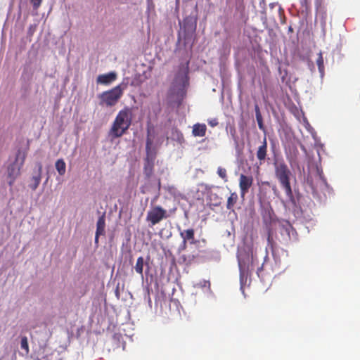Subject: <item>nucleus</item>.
Listing matches in <instances>:
<instances>
[{
	"mask_svg": "<svg viewBox=\"0 0 360 360\" xmlns=\"http://www.w3.org/2000/svg\"><path fill=\"white\" fill-rule=\"evenodd\" d=\"M133 110L129 107H124L116 115L109 130V136L112 139H117L125 134L131 125Z\"/></svg>",
	"mask_w": 360,
	"mask_h": 360,
	"instance_id": "f03ea898",
	"label": "nucleus"
},
{
	"mask_svg": "<svg viewBox=\"0 0 360 360\" xmlns=\"http://www.w3.org/2000/svg\"><path fill=\"white\" fill-rule=\"evenodd\" d=\"M30 2L33 6V8L37 9L40 6L42 0H30Z\"/></svg>",
	"mask_w": 360,
	"mask_h": 360,
	"instance_id": "b1692460",
	"label": "nucleus"
},
{
	"mask_svg": "<svg viewBox=\"0 0 360 360\" xmlns=\"http://www.w3.org/2000/svg\"><path fill=\"white\" fill-rule=\"evenodd\" d=\"M56 169L58 174L61 176L64 175L66 172V164L63 159H58L55 164Z\"/></svg>",
	"mask_w": 360,
	"mask_h": 360,
	"instance_id": "f3484780",
	"label": "nucleus"
},
{
	"mask_svg": "<svg viewBox=\"0 0 360 360\" xmlns=\"http://www.w3.org/2000/svg\"><path fill=\"white\" fill-rule=\"evenodd\" d=\"M99 236L100 235H97V233H96V235H95V243H98Z\"/></svg>",
	"mask_w": 360,
	"mask_h": 360,
	"instance_id": "2f4dec72",
	"label": "nucleus"
},
{
	"mask_svg": "<svg viewBox=\"0 0 360 360\" xmlns=\"http://www.w3.org/2000/svg\"><path fill=\"white\" fill-rule=\"evenodd\" d=\"M175 131H176V133L177 134L178 137H179V136H181V138H183V135H182V134H181V133H180V131H179L178 129H175Z\"/></svg>",
	"mask_w": 360,
	"mask_h": 360,
	"instance_id": "473e14b6",
	"label": "nucleus"
},
{
	"mask_svg": "<svg viewBox=\"0 0 360 360\" xmlns=\"http://www.w3.org/2000/svg\"><path fill=\"white\" fill-rule=\"evenodd\" d=\"M188 79L187 68L180 67L168 91L167 97L171 103L181 104L186 95Z\"/></svg>",
	"mask_w": 360,
	"mask_h": 360,
	"instance_id": "f257e3e1",
	"label": "nucleus"
},
{
	"mask_svg": "<svg viewBox=\"0 0 360 360\" xmlns=\"http://www.w3.org/2000/svg\"><path fill=\"white\" fill-rule=\"evenodd\" d=\"M207 127L205 124H195L193 127V135L194 136H204L206 134Z\"/></svg>",
	"mask_w": 360,
	"mask_h": 360,
	"instance_id": "ddd939ff",
	"label": "nucleus"
},
{
	"mask_svg": "<svg viewBox=\"0 0 360 360\" xmlns=\"http://www.w3.org/2000/svg\"><path fill=\"white\" fill-rule=\"evenodd\" d=\"M180 236L183 240V247L185 249L186 247L187 241H189L191 244L195 243V231L193 229H188L180 231Z\"/></svg>",
	"mask_w": 360,
	"mask_h": 360,
	"instance_id": "9d476101",
	"label": "nucleus"
},
{
	"mask_svg": "<svg viewBox=\"0 0 360 360\" xmlns=\"http://www.w3.org/2000/svg\"><path fill=\"white\" fill-rule=\"evenodd\" d=\"M251 259H252V264H253V262H254V258H253V257H252Z\"/></svg>",
	"mask_w": 360,
	"mask_h": 360,
	"instance_id": "f704fd0d",
	"label": "nucleus"
},
{
	"mask_svg": "<svg viewBox=\"0 0 360 360\" xmlns=\"http://www.w3.org/2000/svg\"><path fill=\"white\" fill-rule=\"evenodd\" d=\"M116 292V295H117V297H120V292H119L118 288H117V290H116V292Z\"/></svg>",
	"mask_w": 360,
	"mask_h": 360,
	"instance_id": "72a5a7b5",
	"label": "nucleus"
},
{
	"mask_svg": "<svg viewBox=\"0 0 360 360\" xmlns=\"http://www.w3.org/2000/svg\"><path fill=\"white\" fill-rule=\"evenodd\" d=\"M256 155L260 165L264 163L267 155V141L266 136L264 137L262 144L257 148Z\"/></svg>",
	"mask_w": 360,
	"mask_h": 360,
	"instance_id": "f8f14e48",
	"label": "nucleus"
},
{
	"mask_svg": "<svg viewBox=\"0 0 360 360\" xmlns=\"http://www.w3.org/2000/svg\"><path fill=\"white\" fill-rule=\"evenodd\" d=\"M20 167L16 162L11 164L8 167V184L12 186L15 179L20 175Z\"/></svg>",
	"mask_w": 360,
	"mask_h": 360,
	"instance_id": "1a4fd4ad",
	"label": "nucleus"
},
{
	"mask_svg": "<svg viewBox=\"0 0 360 360\" xmlns=\"http://www.w3.org/2000/svg\"><path fill=\"white\" fill-rule=\"evenodd\" d=\"M275 176L278 180L281 187L285 190L286 195L291 200L294 199L290 179L291 172L283 159H276L274 161Z\"/></svg>",
	"mask_w": 360,
	"mask_h": 360,
	"instance_id": "7ed1b4c3",
	"label": "nucleus"
},
{
	"mask_svg": "<svg viewBox=\"0 0 360 360\" xmlns=\"http://www.w3.org/2000/svg\"><path fill=\"white\" fill-rule=\"evenodd\" d=\"M261 184L270 186V183L269 181H262Z\"/></svg>",
	"mask_w": 360,
	"mask_h": 360,
	"instance_id": "7c9ffc66",
	"label": "nucleus"
},
{
	"mask_svg": "<svg viewBox=\"0 0 360 360\" xmlns=\"http://www.w3.org/2000/svg\"><path fill=\"white\" fill-rule=\"evenodd\" d=\"M127 82H122L112 89L102 92L98 96L100 100L99 104L106 107L115 105L122 98L124 91L127 88Z\"/></svg>",
	"mask_w": 360,
	"mask_h": 360,
	"instance_id": "20e7f679",
	"label": "nucleus"
},
{
	"mask_svg": "<svg viewBox=\"0 0 360 360\" xmlns=\"http://www.w3.org/2000/svg\"><path fill=\"white\" fill-rule=\"evenodd\" d=\"M238 261L240 271V282L243 285L246 283L248 277L250 275V266L248 264L249 256H247L246 259L238 257Z\"/></svg>",
	"mask_w": 360,
	"mask_h": 360,
	"instance_id": "0eeeda50",
	"label": "nucleus"
},
{
	"mask_svg": "<svg viewBox=\"0 0 360 360\" xmlns=\"http://www.w3.org/2000/svg\"><path fill=\"white\" fill-rule=\"evenodd\" d=\"M256 120L257 122L263 120L261 113H257L256 115Z\"/></svg>",
	"mask_w": 360,
	"mask_h": 360,
	"instance_id": "cd10ccee",
	"label": "nucleus"
},
{
	"mask_svg": "<svg viewBox=\"0 0 360 360\" xmlns=\"http://www.w3.org/2000/svg\"><path fill=\"white\" fill-rule=\"evenodd\" d=\"M267 242L269 245H272L273 243V231L270 227L267 229Z\"/></svg>",
	"mask_w": 360,
	"mask_h": 360,
	"instance_id": "5701e85b",
	"label": "nucleus"
},
{
	"mask_svg": "<svg viewBox=\"0 0 360 360\" xmlns=\"http://www.w3.org/2000/svg\"><path fill=\"white\" fill-rule=\"evenodd\" d=\"M208 124L211 127H215V126H217L218 124V121H217V119H212V120H210L208 121Z\"/></svg>",
	"mask_w": 360,
	"mask_h": 360,
	"instance_id": "a878e982",
	"label": "nucleus"
},
{
	"mask_svg": "<svg viewBox=\"0 0 360 360\" xmlns=\"http://www.w3.org/2000/svg\"><path fill=\"white\" fill-rule=\"evenodd\" d=\"M217 174L224 181V182L228 181L227 172L225 168L221 167H218Z\"/></svg>",
	"mask_w": 360,
	"mask_h": 360,
	"instance_id": "aec40b11",
	"label": "nucleus"
},
{
	"mask_svg": "<svg viewBox=\"0 0 360 360\" xmlns=\"http://www.w3.org/2000/svg\"><path fill=\"white\" fill-rule=\"evenodd\" d=\"M316 63L318 66V69H319V71L321 75L323 76L324 75L325 68H324L323 54L321 51L318 53V57H317Z\"/></svg>",
	"mask_w": 360,
	"mask_h": 360,
	"instance_id": "a211bd4d",
	"label": "nucleus"
},
{
	"mask_svg": "<svg viewBox=\"0 0 360 360\" xmlns=\"http://www.w3.org/2000/svg\"><path fill=\"white\" fill-rule=\"evenodd\" d=\"M195 28H196L195 23L189 24V22L188 21H186V20L184 21V29L185 30L186 29H188V31H191V32H194L195 30Z\"/></svg>",
	"mask_w": 360,
	"mask_h": 360,
	"instance_id": "412c9836",
	"label": "nucleus"
},
{
	"mask_svg": "<svg viewBox=\"0 0 360 360\" xmlns=\"http://www.w3.org/2000/svg\"><path fill=\"white\" fill-rule=\"evenodd\" d=\"M143 262L144 261L143 257H139L136 260V263L134 267L136 273L140 274L141 276H143Z\"/></svg>",
	"mask_w": 360,
	"mask_h": 360,
	"instance_id": "6ab92c4d",
	"label": "nucleus"
},
{
	"mask_svg": "<svg viewBox=\"0 0 360 360\" xmlns=\"http://www.w3.org/2000/svg\"><path fill=\"white\" fill-rule=\"evenodd\" d=\"M176 210V207H174L167 212L160 205L154 206L148 212L146 221L150 223V226H154L162 220L169 217Z\"/></svg>",
	"mask_w": 360,
	"mask_h": 360,
	"instance_id": "423d86ee",
	"label": "nucleus"
},
{
	"mask_svg": "<svg viewBox=\"0 0 360 360\" xmlns=\"http://www.w3.org/2000/svg\"><path fill=\"white\" fill-rule=\"evenodd\" d=\"M238 200V195L236 192L231 193L230 196L227 199L226 209L234 211V207Z\"/></svg>",
	"mask_w": 360,
	"mask_h": 360,
	"instance_id": "4468645a",
	"label": "nucleus"
},
{
	"mask_svg": "<svg viewBox=\"0 0 360 360\" xmlns=\"http://www.w3.org/2000/svg\"><path fill=\"white\" fill-rule=\"evenodd\" d=\"M21 348L26 351V353L29 352V346L27 342V339L26 337H24L21 339Z\"/></svg>",
	"mask_w": 360,
	"mask_h": 360,
	"instance_id": "4be33fe9",
	"label": "nucleus"
},
{
	"mask_svg": "<svg viewBox=\"0 0 360 360\" xmlns=\"http://www.w3.org/2000/svg\"><path fill=\"white\" fill-rule=\"evenodd\" d=\"M117 79V74L115 72H110L107 74H103L98 76L96 82L103 85H109Z\"/></svg>",
	"mask_w": 360,
	"mask_h": 360,
	"instance_id": "9b49d317",
	"label": "nucleus"
},
{
	"mask_svg": "<svg viewBox=\"0 0 360 360\" xmlns=\"http://www.w3.org/2000/svg\"><path fill=\"white\" fill-rule=\"evenodd\" d=\"M262 269H263V264H262V266L257 269V274L258 276H259L260 271L262 270Z\"/></svg>",
	"mask_w": 360,
	"mask_h": 360,
	"instance_id": "c756f323",
	"label": "nucleus"
},
{
	"mask_svg": "<svg viewBox=\"0 0 360 360\" xmlns=\"http://www.w3.org/2000/svg\"><path fill=\"white\" fill-rule=\"evenodd\" d=\"M24 160H25V157H23V158H22V161H24Z\"/></svg>",
	"mask_w": 360,
	"mask_h": 360,
	"instance_id": "c9c22d12",
	"label": "nucleus"
},
{
	"mask_svg": "<svg viewBox=\"0 0 360 360\" xmlns=\"http://www.w3.org/2000/svg\"><path fill=\"white\" fill-rule=\"evenodd\" d=\"M41 169H42V167L41 165H40L39 167V172H38V174L37 176H34L32 178V180L33 181L32 184H30V188H32V190L34 191L37 189V188L38 187V186L40 184V181H41Z\"/></svg>",
	"mask_w": 360,
	"mask_h": 360,
	"instance_id": "dca6fc26",
	"label": "nucleus"
},
{
	"mask_svg": "<svg viewBox=\"0 0 360 360\" xmlns=\"http://www.w3.org/2000/svg\"><path fill=\"white\" fill-rule=\"evenodd\" d=\"M253 177L251 175L241 174L239 177V188L241 198H244L249 189L253 184Z\"/></svg>",
	"mask_w": 360,
	"mask_h": 360,
	"instance_id": "6e6552de",
	"label": "nucleus"
},
{
	"mask_svg": "<svg viewBox=\"0 0 360 360\" xmlns=\"http://www.w3.org/2000/svg\"><path fill=\"white\" fill-rule=\"evenodd\" d=\"M255 115H257V113H261L258 105H255Z\"/></svg>",
	"mask_w": 360,
	"mask_h": 360,
	"instance_id": "c85d7f7f",
	"label": "nucleus"
},
{
	"mask_svg": "<svg viewBox=\"0 0 360 360\" xmlns=\"http://www.w3.org/2000/svg\"><path fill=\"white\" fill-rule=\"evenodd\" d=\"M258 124V127L259 128L261 129V130H263L264 131L265 130V128H264V123H263V120L262 121H260V122H257Z\"/></svg>",
	"mask_w": 360,
	"mask_h": 360,
	"instance_id": "bb28decb",
	"label": "nucleus"
},
{
	"mask_svg": "<svg viewBox=\"0 0 360 360\" xmlns=\"http://www.w3.org/2000/svg\"><path fill=\"white\" fill-rule=\"evenodd\" d=\"M105 214L101 215L96 224V231L97 235H103L105 233Z\"/></svg>",
	"mask_w": 360,
	"mask_h": 360,
	"instance_id": "2eb2a0df",
	"label": "nucleus"
},
{
	"mask_svg": "<svg viewBox=\"0 0 360 360\" xmlns=\"http://www.w3.org/2000/svg\"><path fill=\"white\" fill-rule=\"evenodd\" d=\"M153 139L150 135V130H147V138L146 144V157L144 159L143 173L147 179H150L154 171V161L156 153L152 149Z\"/></svg>",
	"mask_w": 360,
	"mask_h": 360,
	"instance_id": "39448f33",
	"label": "nucleus"
},
{
	"mask_svg": "<svg viewBox=\"0 0 360 360\" xmlns=\"http://www.w3.org/2000/svg\"><path fill=\"white\" fill-rule=\"evenodd\" d=\"M300 3L302 6V7L305 8L307 9L309 7V0H300Z\"/></svg>",
	"mask_w": 360,
	"mask_h": 360,
	"instance_id": "393cba45",
	"label": "nucleus"
}]
</instances>
